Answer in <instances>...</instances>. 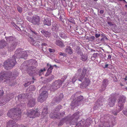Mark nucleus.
<instances>
[{"instance_id":"obj_1","label":"nucleus","mask_w":127,"mask_h":127,"mask_svg":"<svg viewBox=\"0 0 127 127\" xmlns=\"http://www.w3.org/2000/svg\"><path fill=\"white\" fill-rule=\"evenodd\" d=\"M27 56V52L21 51L20 49H17L14 56L12 57V60H8L4 63L5 68L7 70L11 68L16 63V58H25Z\"/></svg>"},{"instance_id":"obj_2","label":"nucleus","mask_w":127,"mask_h":127,"mask_svg":"<svg viewBox=\"0 0 127 127\" xmlns=\"http://www.w3.org/2000/svg\"><path fill=\"white\" fill-rule=\"evenodd\" d=\"M86 71V69L83 68L78 78V80L82 82V86L84 87H86L89 85L90 83V81L88 78L84 77Z\"/></svg>"},{"instance_id":"obj_3","label":"nucleus","mask_w":127,"mask_h":127,"mask_svg":"<svg viewBox=\"0 0 127 127\" xmlns=\"http://www.w3.org/2000/svg\"><path fill=\"white\" fill-rule=\"evenodd\" d=\"M8 73L4 72H2L0 73V81L6 82L7 83L10 82L14 77L9 76Z\"/></svg>"},{"instance_id":"obj_4","label":"nucleus","mask_w":127,"mask_h":127,"mask_svg":"<svg viewBox=\"0 0 127 127\" xmlns=\"http://www.w3.org/2000/svg\"><path fill=\"white\" fill-rule=\"evenodd\" d=\"M20 107V108L18 106L16 108H15L9 111L7 113L8 116L11 118L12 117V115H13L14 114L15 115V113H16V114L17 115L18 113V116L19 117H20L21 114L20 110H21V108H22V105Z\"/></svg>"},{"instance_id":"obj_5","label":"nucleus","mask_w":127,"mask_h":127,"mask_svg":"<svg viewBox=\"0 0 127 127\" xmlns=\"http://www.w3.org/2000/svg\"><path fill=\"white\" fill-rule=\"evenodd\" d=\"M126 99V97L124 96H120L119 99L118 106L117 108L118 110L117 111V112H118L122 110L123 108L124 104L125 103Z\"/></svg>"},{"instance_id":"obj_6","label":"nucleus","mask_w":127,"mask_h":127,"mask_svg":"<svg viewBox=\"0 0 127 127\" xmlns=\"http://www.w3.org/2000/svg\"><path fill=\"white\" fill-rule=\"evenodd\" d=\"M31 31L32 33V36L33 35V36H35L36 38H32L30 37L29 38V39L30 41L31 44L33 45H35L34 44L39 39H40V37H39V36L37 35V33L31 30Z\"/></svg>"},{"instance_id":"obj_7","label":"nucleus","mask_w":127,"mask_h":127,"mask_svg":"<svg viewBox=\"0 0 127 127\" xmlns=\"http://www.w3.org/2000/svg\"><path fill=\"white\" fill-rule=\"evenodd\" d=\"M62 84V81L60 80H58L55 81L53 83L52 86L51 87V91H54L60 88Z\"/></svg>"},{"instance_id":"obj_8","label":"nucleus","mask_w":127,"mask_h":127,"mask_svg":"<svg viewBox=\"0 0 127 127\" xmlns=\"http://www.w3.org/2000/svg\"><path fill=\"white\" fill-rule=\"evenodd\" d=\"M27 114L28 116L30 118H35L39 116V114L36 111L31 110L28 111Z\"/></svg>"},{"instance_id":"obj_9","label":"nucleus","mask_w":127,"mask_h":127,"mask_svg":"<svg viewBox=\"0 0 127 127\" xmlns=\"http://www.w3.org/2000/svg\"><path fill=\"white\" fill-rule=\"evenodd\" d=\"M48 93L46 91H44L42 92L38 98V100L41 102L44 101L47 98Z\"/></svg>"},{"instance_id":"obj_10","label":"nucleus","mask_w":127,"mask_h":127,"mask_svg":"<svg viewBox=\"0 0 127 127\" xmlns=\"http://www.w3.org/2000/svg\"><path fill=\"white\" fill-rule=\"evenodd\" d=\"M14 124V122L13 121L10 120L7 123L6 127H22V125H17L16 124L14 126L13 125Z\"/></svg>"},{"instance_id":"obj_11","label":"nucleus","mask_w":127,"mask_h":127,"mask_svg":"<svg viewBox=\"0 0 127 127\" xmlns=\"http://www.w3.org/2000/svg\"><path fill=\"white\" fill-rule=\"evenodd\" d=\"M40 18L37 16L33 17L32 18V23L34 24H38L39 23Z\"/></svg>"},{"instance_id":"obj_12","label":"nucleus","mask_w":127,"mask_h":127,"mask_svg":"<svg viewBox=\"0 0 127 127\" xmlns=\"http://www.w3.org/2000/svg\"><path fill=\"white\" fill-rule=\"evenodd\" d=\"M116 99L114 97H112L108 99L109 104L110 107H113L114 105Z\"/></svg>"},{"instance_id":"obj_13","label":"nucleus","mask_w":127,"mask_h":127,"mask_svg":"<svg viewBox=\"0 0 127 127\" xmlns=\"http://www.w3.org/2000/svg\"><path fill=\"white\" fill-rule=\"evenodd\" d=\"M9 96L10 97H9L10 99L6 100L5 102H4V101L5 100H4V99L2 100L1 101H0V106H2L4 105L6 103V102L9 101L10 99L14 97V95L13 94H11L9 95Z\"/></svg>"},{"instance_id":"obj_14","label":"nucleus","mask_w":127,"mask_h":127,"mask_svg":"<svg viewBox=\"0 0 127 127\" xmlns=\"http://www.w3.org/2000/svg\"><path fill=\"white\" fill-rule=\"evenodd\" d=\"M35 100L34 99L32 98L29 101L28 105L29 106L32 107L33 106L35 105Z\"/></svg>"},{"instance_id":"obj_15","label":"nucleus","mask_w":127,"mask_h":127,"mask_svg":"<svg viewBox=\"0 0 127 127\" xmlns=\"http://www.w3.org/2000/svg\"><path fill=\"white\" fill-rule=\"evenodd\" d=\"M50 65V67L47 70V72L45 74L46 76H47L49 74L52 72V70L53 68V67L51 65H49V64H47V65Z\"/></svg>"},{"instance_id":"obj_16","label":"nucleus","mask_w":127,"mask_h":127,"mask_svg":"<svg viewBox=\"0 0 127 127\" xmlns=\"http://www.w3.org/2000/svg\"><path fill=\"white\" fill-rule=\"evenodd\" d=\"M79 112L75 113L71 117L70 120L75 119L77 120L79 118Z\"/></svg>"},{"instance_id":"obj_17","label":"nucleus","mask_w":127,"mask_h":127,"mask_svg":"<svg viewBox=\"0 0 127 127\" xmlns=\"http://www.w3.org/2000/svg\"><path fill=\"white\" fill-rule=\"evenodd\" d=\"M41 33L45 37H49L50 36V33L44 30H42L41 31Z\"/></svg>"},{"instance_id":"obj_18","label":"nucleus","mask_w":127,"mask_h":127,"mask_svg":"<svg viewBox=\"0 0 127 127\" xmlns=\"http://www.w3.org/2000/svg\"><path fill=\"white\" fill-rule=\"evenodd\" d=\"M65 50V52L71 55L73 53L72 49L70 47H67Z\"/></svg>"},{"instance_id":"obj_19","label":"nucleus","mask_w":127,"mask_h":127,"mask_svg":"<svg viewBox=\"0 0 127 127\" xmlns=\"http://www.w3.org/2000/svg\"><path fill=\"white\" fill-rule=\"evenodd\" d=\"M44 24L48 26H50L51 25V20L50 19H45L44 21Z\"/></svg>"},{"instance_id":"obj_20","label":"nucleus","mask_w":127,"mask_h":127,"mask_svg":"<svg viewBox=\"0 0 127 127\" xmlns=\"http://www.w3.org/2000/svg\"><path fill=\"white\" fill-rule=\"evenodd\" d=\"M56 44L57 45L60 47L64 46V44L60 40H57L56 41Z\"/></svg>"},{"instance_id":"obj_21","label":"nucleus","mask_w":127,"mask_h":127,"mask_svg":"<svg viewBox=\"0 0 127 127\" xmlns=\"http://www.w3.org/2000/svg\"><path fill=\"white\" fill-rule=\"evenodd\" d=\"M48 113V111L47 109L46 108H45L43 109L42 110V116H43L44 117L46 116L47 114Z\"/></svg>"},{"instance_id":"obj_22","label":"nucleus","mask_w":127,"mask_h":127,"mask_svg":"<svg viewBox=\"0 0 127 127\" xmlns=\"http://www.w3.org/2000/svg\"><path fill=\"white\" fill-rule=\"evenodd\" d=\"M6 42L2 41L0 42V48H2L6 46Z\"/></svg>"},{"instance_id":"obj_23","label":"nucleus","mask_w":127,"mask_h":127,"mask_svg":"<svg viewBox=\"0 0 127 127\" xmlns=\"http://www.w3.org/2000/svg\"><path fill=\"white\" fill-rule=\"evenodd\" d=\"M81 59L83 61H85L87 59V56L86 55H81Z\"/></svg>"},{"instance_id":"obj_24","label":"nucleus","mask_w":127,"mask_h":127,"mask_svg":"<svg viewBox=\"0 0 127 127\" xmlns=\"http://www.w3.org/2000/svg\"><path fill=\"white\" fill-rule=\"evenodd\" d=\"M25 96H26L25 95V94H22V95H19L18 96V99L20 101L21 99H22L25 98V97H24Z\"/></svg>"},{"instance_id":"obj_25","label":"nucleus","mask_w":127,"mask_h":127,"mask_svg":"<svg viewBox=\"0 0 127 127\" xmlns=\"http://www.w3.org/2000/svg\"><path fill=\"white\" fill-rule=\"evenodd\" d=\"M68 118H65L64 119H63V120H62L60 123L59 124V125H62L63 124L62 123V122H63L64 121H66V123L67 124H68Z\"/></svg>"},{"instance_id":"obj_26","label":"nucleus","mask_w":127,"mask_h":127,"mask_svg":"<svg viewBox=\"0 0 127 127\" xmlns=\"http://www.w3.org/2000/svg\"><path fill=\"white\" fill-rule=\"evenodd\" d=\"M108 80H104L103 81V85L104 88H105L107 86L108 84Z\"/></svg>"},{"instance_id":"obj_27","label":"nucleus","mask_w":127,"mask_h":127,"mask_svg":"<svg viewBox=\"0 0 127 127\" xmlns=\"http://www.w3.org/2000/svg\"><path fill=\"white\" fill-rule=\"evenodd\" d=\"M83 99V97L82 96H80L77 97V99L76 101V102L81 101Z\"/></svg>"},{"instance_id":"obj_28","label":"nucleus","mask_w":127,"mask_h":127,"mask_svg":"<svg viewBox=\"0 0 127 127\" xmlns=\"http://www.w3.org/2000/svg\"><path fill=\"white\" fill-rule=\"evenodd\" d=\"M78 75L76 74L75 76V77H74L73 78H72V83H74L77 80V78H78V77L79 76H78Z\"/></svg>"},{"instance_id":"obj_29","label":"nucleus","mask_w":127,"mask_h":127,"mask_svg":"<svg viewBox=\"0 0 127 127\" xmlns=\"http://www.w3.org/2000/svg\"><path fill=\"white\" fill-rule=\"evenodd\" d=\"M60 36L62 38L65 39L67 38V36H66L65 33H61L60 34Z\"/></svg>"},{"instance_id":"obj_30","label":"nucleus","mask_w":127,"mask_h":127,"mask_svg":"<svg viewBox=\"0 0 127 127\" xmlns=\"http://www.w3.org/2000/svg\"><path fill=\"white\" fill-rule=\"evenodd\" d=\"M91 121H89V120L88 119H87L86 120V127H88V126H89V125L91 123Z\"/></svg>"},{"instance_id":"obj_31","label":"nucleus","mask_w":127,"mask_h":127,"mask_svg":"<svg viewBox=\"0 0 127 127\" xmlns=\"http://www.w3.org/2000/svg\"><path fill=\"white\" fill-rule=\"evenodd\" d=\"M46 70V69L44 68L43 69H41L40 70L38 73V74L40 76L43 73V72L44 71H45Z\"/></svg>"},{"instance_id":"obj_32","label":"nucleus","mask_w":127,"mask_h":127,"mask_svg":"<svg viewBox=\"0 0 127 127\" xmlns=\"http://www.w3.org/2000/svg\"><path fill=\"white\" fill-rule=\"evenodd\" d=\"M82 121H80L76 125L75 127H81L82 125Z\"/></svg>"},{"instance_id":"obj_33","label":"nucleus","mask_w":127,"mask_h":127,"mask_svg":"<svg viewBox=\"0 0 127 127\" xmlns=\"http://www.w3.org/2000/svg\"><path fill=\"white\" fill-rule=\"evenodd\" d=\"M30 90L31 91H34L35 89V87L33 85L30 86L29 87Z\"/></svg>"},{"instance_id":"obj_34","label":"nucleus","mask_w":127,"mask_h":127,"mask_svg":"<svg viewBox=\"0 0 127 127\" xmlns=\"http://www.w3.org/2000/svg\"><path fill=\"white\" fill-rule=\"evenodd\" d=\"M16 47V45L15 44H13L10 47V50H12L14 49Z\"/></svg>"},{"instance_id":"obj_35","label":"nucleus","mask_w":127,"mask_h":127,"mask_svg":"<svg viewBox=\"0 0 127 127\" xmlns=\"http://www.w3.org/2000/svg\"><path fill=\"white\" fill-rule=\"evenodd\" d=\"M17 9L18 11L20 13H21L22 12V8L21 7L19 6L18 7H17Z\"/></svg>"},{"instance_id":"obj_36","label":"nucleus","mask_w":127,"mask_h":127,"mask_svg":"<svg viewBox=\"0 0 127 127\" xmlns=\"http://www.w3.org/2000/svg\"><path fill=\"white\" fill-rule=\"evenodd\" d=\"M51 114H50V116L51 117V118H54V117H55V118H58V116L57 115H55V114H54L53 116H52Z\"/></svg>"},{"instance_id":"obj_37","label":"nucleus","mask_w":127,"mask_h":127,"mask_svg":"<svg viewBox=\"0 0 127 127\" xmlns=\"http://www.w3.org/2000/svg\"><path fill=\"white\" fill-rule=\"evenodd\" d=\"M48 50L49 52L51 53L54 52L55 51V50L53 49L49 48L48 49Z\"/></svg>"},{"instance_id":"obj_38","label":"nucleus","mask_w":127,"mask_h":127,"mask_svg":"<svg viewBox=\"0 0 127 127\" xmlns=\"http://www.w3.org/2000/svg\"><path fill=\"white\" fill-rule=\"evenodd\" d=\"M33 82H34L33 81H32V82H28L27 83V84H25V87H26V86H28L29 85L33 83Z\"/></svg>"},{"instance_id":"obj_39","label":"nucleus","mask_w":127,"mask_h":127,"mask_svg":"<svg viewBox=\"0 0 127 127\" xmlns=\"http://www.w3.org/2000/svg\"><path fill=\"white\" fill-rule=\"evenodd\" d=\"M27 19L29 21L32 23V18L31 19L30 17H28L27 18Z\"/></svg>"},{"instance_id":"obj_40","label":"nucleus","mask_w":127,"mask_h":127,"mask_svg":"<svg viewBox=\"0 0 127 127\" xmlns=\"http://www.w3.org/2000/svg\"><path fill=\"white\" fill-rule=\"evenodd\" d=\"M13 38V37L12 36H10L9 37L7 38V39H6V40L7 41H8L9 40L10 41Z\"/></svg>"},{"instance_id":"obj_41","label":"nucleus","mask_w":127,"mask_h":127,"mask_svg":"<svg viewBox=\"0 0 127 127\" xmlns=\"http://www.w3.org/2000/svg\"><path fill=\"white\" fill-rule=\"evenodd\" d=\"M97 53H94L93 54V57L95 58H96L97 57Z\"/></svg>"},{"instance_id":"obj_42","label":"nucleus","mask_w":127,"mask_h":127,"mask_svg":"<svg viewBox=\"0 0 127 127\" xmlns=\"http://www.w3.org/2000/svg\"><path fill=\"white\" fill-rule=\"evenodd\" d=\"M4 94V92L2 90H0V96Z\"/></svg>"},{"instance_id":"obj_43","label":"nucleus","mask_w":127,"mask_h":127,"mask_svg":"<svg viewBox=\"0 0 127 127\" xmlns=\"http://www.w3.org/2000/svg\"><path fill=\"white\" fill-rule=\"evenodd\" d=\"M59 54L60 55L63 56H64L66 55L65 54L62 52H60L59 53Z\"/></svg>"},{"instance_id":"obj_44","label":"nucleus","mask_w":127,"mask_h":127,"mask_svg":"<svg viewBox=\"0 0 127 127\" xmlns=\"http://www.w3.org/2000/svg\"><path fill=\"white\" fill-rule=\"evenodd\" d=\"M100 36V34H98L97 33H96L95 34V36L96 38H98Z\"/></svg>"},{"instance_id":"obj_45","label":"nucleus","mask_w":127,"mask_h":127,"mask_svg":"<svg viewBox=\"0 0 127 127\" xmlns=\"http://www.w3.org/2000/svg\"><path fill=\"white\" fill-rule=\"evenodd\" d=\"M123 113L124 115L127 116V109L126 111H124Z\"/></svg>"},{"instance_id":"obj_46","label":"nucleus","mask_w":127,"mask_h":127,"mask_svg":"<svg viewBox=\"0 0 127 127\" xmlns=\"http://www.w3.org/2000/svg\"><path fill=\"white\" fill-rule=\"evenodd\" d=\"M111 58V55H108V57L107 58V59H110Z\"/></svg>"},{"instance_id":"obj_47","label":"nucleus","mask_w":127,"mask_h":127,"mask_svg":"<svg viewBox=\"0 0 127 127\" xmlns=\"http://www.w3.org/2000/svg\"><path fill=\"white\" fill-rule=\"evenodd\" d=\"M71 21H69L70 22H71L73 23H74V21L73 19V18H72V19H71Z\"/></svg>"},{"instance_id":"obj_48","label":"nucleus","mask_w":127,"mask_h":127,"mask_svg":"<svg viewBox=\"0 0 127 127\" xmlns=\"http://www.w3.org/2000/svg\"><path fill=\"white\" fill-rule=\"evenodd\" d=\"M104 12V11L103 10H101L100 11V13L101 14H102Z\"/></svg>"},{"instance_id":"obj_49","label":"nucleus","mask_w":127,"mask_h":127,"mask_svg":"<svg viewBox=\"0 0 127 127\" xmlns=\"http://www.w3.org/2000/svg\"><path fill=\"white\" fill-rule=\"evenodd\" d=\"M16 28V29H17V30H18L19 31H20V30H21V29H20V28L19 27H18L17 26Z\"/></svg>"},{"instance_id":"obj_50","label":"nucleus","mask_w":127,"mask_h":127,"mask_svg":"<svg viewBox=\"0 0 127 127\" xmlns=\"http://www.w3.org/2000/svg\"><path fill=\"white\" fill-rule=\"evenodd\" d=\"M109 66L108 67L109 68H112V67H113V66L112 65H108Z\"/></svg>"},{"instance_id":"obj_51","label":"nucleus","mask_w":127,"mask_h":127,"mask_svg":"<svg viewBox=\"0 0 127 127\" xmlns=\"http://www.w3.org/2000/svg\"><path fill=\"white\" fill-rule=\"evenodd\" d=\"M108 64H106L105 66V67H104V68H107V67H108Z\"/></svg>"},{"instance_id":"obj_52","label":"nucleus","mask_w":127,"mask_h":127,"mask_svg":"<svg viewBox=\"0 0 127 127\" xmlns=\"http://www.w3.org/2000/svg\"><path fill=\"white\" fill-rule=\"evenodd\" d=\"M108 24L109 25H112V23H111L110 22H108Z\"/></svg>"},{"instance_id":"obj_53","label":"nucleus","mask_w":127,"mask_h":127,"mask_svg":"<svg viewBox=\"0 0 127 127\" xmlns=\"http://www.w3.org/2000/svg\"><path fill=\"white\" fill-rule=\"evenodd\" d=\"M103 126H99V127H110V126H105L104 125L103 126Z\"/></svg>"},{"instance_id":"obj_54","label":"nucleus","mask_w":127,"mask_h":127,"mask_svg":"<svg viewBox=\"0 0 127 127\" xmlns=\"http://www.w3.org/2000/svg\"><path fill=\"white\" fill-rule=\"evenodd\" d=\"M46 43H44L42 44V46H46Z\"/></svg>"},{"instance_id":"obj_55","label":"nucleus","mask_w":127,"mask_h":127,"mask_svg":"<svg viewBox=\"0 0 127 127\" xmlns=\"http://www.w3.org/2000/svg\"><path fill=\"white\" fill-rule=\"evenodd\" d=\"M81 70V69H78V72H80Z\"/></svg>"},{"instance_id":"obj_56","label":"nucleus","mask_w":127,"mask_h":127,"mask_svg":"<svg viewBox=\"0 0 127 127\" xmlns=\"http://www.w3.org/2000/svg\"><path fill=\"white\" fill-rule=\"evenodd\" d=\"M64 114V112H63L62 113H61L60 114V115H63Z\"/></svg>"},{"instance_id":"obj_57","label":"nucleus","mask_w":127,"mask_h":127,"mask_svg":"<svg viewBox=\"0 0 127 127\" xmlns=\"http://www.w3.org/2000/svg\"><path fill=\"white\" fill-rule=\"evenodd\" d=\"M55 62H58L57 61H58L56 59L55 60Z\"/></svg>"},{"instance_id":"obj_58","label":"nucleus","mask_w":127,"mask_h":127,"mask_svg":"<svg viewBox=\"0 0 127 127\" xmlns=\"http://www.w3.org/2000/svg\"><path fill=\"white\" fill-rule=\"evenodd\" d=\"M33 61V60H31L30 61V62H32Z\"/></svg>"},{"instance_id":"obj_59","label":"nucleus","mask_w":127,"mask_h":127,"mask_svg":"<svg viewBox=\"0 0 127 127\" xmlns=\"http://www.w3.org/2000/svg\"><path fill=\"white\" fill-rule=\"evenodd\" d=\"M125 6L126 7H127V4Z\"/></svg>"},{"instance_id":"obj_60","label":"nucleus","mask_w":127,"mask_h":127,"mask_svg":"<svg viewBox=\"0 0 127 127\" xmlns=\"http://www.w3.org/2000/svg\"><path fill=\"white\" fill-rule=\"evenodd\" d=\"M34 62H35V63H36V62H35V61H34Z\"/></svg>"},{"instance_id":"obj_61","label":"nucleus","mask_w":127,"mask_h":127,"mask_svg":"<svg viewBox=\"0 0 127 127\" xmlns=\"http://www.w3.org/2000/svg\"><path fill=\"white\" fill-rule=\"evenodd\" d=\"M94 0L95 1H96L97 0Z\"/></svg>"},{"instance_id":"obj_62","label":"nucleus","mask_w":127,"mask_h":127,"mask_svg":"<svg viewBox=\"0 0 127 127\" xmlns=\"http://www.w3.org/2000/svg\"><path fill=\"white\" fill-rule=\"evenodd\" d=\"M106 37L105 38L106 39H107V37Z\"/></svg>"},{"instance_id":"obj_63","label":"nucleus","mask_w":127,"mask_h":127,"mask_svg":"<svg viewBox=\"0 0 127 127\" xmlns=\"http://www.w3.org/2000/svg\"><path fill=\"white\" fill-rule=\"evenodd\" d=\"M114 114H116V113H114Z\"/></svg>"},{"instance_id":"obj_64","label":"nucleus","mask_w":127,"mask_h":127,"mask_svg":"<svg viewBox=\"0 0 127 127\" xmlns=\"http://www.w3.org/2000/svg\"><path fill=\"white\" fill-rule=\"evenodd\" d=\"M54 66H56V65H54Z\"/></svg>"}]
</instances>
